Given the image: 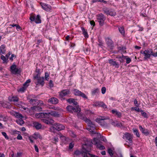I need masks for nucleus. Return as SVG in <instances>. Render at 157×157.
<instances>
[{"label":"nucleus","mask_w":157,"mask_h":157,"mask_svg":"<svg viewBox=\"0 0 157 157\" xmlns=\"http://www.w3.org/2000/svg\"><path fill=\"white\" fill-rule=\"evenodd\" d=\"M67 110L70 113L76 112L77 113V115L78 118H80L83 116V115H81L80 113L81 109L79 108V106H74L72 105H69L66 107Z\"/></svg>","instance_id":"f257e3e1"},{"label":"nucleus","mask_w":157,"mask_h":157,"mask_svg":"<svg viewBox=\"0 0 157 157\" xmlns=\"http://www.w3.org/2000/svg\"><path fill=\"white\" fill-rule=\"evenodd\" d=\"M80 119L83 120L86 123H88V127L87 128V130L90 132H93L94 133H95L94 131L95 130L96 126L95 124L92 122L90 120L84 116L82 117H81Z\"/></svg>","instance_id":"f03ea898"},{"label":"nucleus","mask_w":157,"mask_h":157,"mask_svg":"<svg viewBox=\"0 0 157 157\" xmlns=\"http://www.w3.org/2000/svg\"><path fill=\"white\" fill-rule=\"evenodd\" d=\"M123 138L129 144V145H128V147H130L131 145H132L133 139L132 135L131 134L129 133L125 132L123 135Z\"/></svg>","instance_id":"7ed1b4c3"},{"label":"nucleus","mask_w":157,"mask_h":157,"mask_svg":"<svg viewBox=\"0 0 157 157\" xmlns=\"http://www.w3.org/2000/svg\"><path fill=\"white\" fill-rule=\"evenodd\" d=\"M104 13L107 15L114 16L116 15V12L113 10L108 8H104L102 9Z\"/></svg>","instance_id":"20e7f679"},{"label":"nucleus","mask_w":157,"mask_h":157,"mask_svg":"<svg viewBox=\"0 0 157 157\" xmlns=\"http://www.w3.org/2000/svg\"><path fill=\"white\" fill-rule=\"evenodd\" d=\"M96 17L99 25L102 26L104 24V21L106 19L105 16L103 14L101 13L97 15Z\"/></svg>","instance_id":"39448f33"},{"label":"nucleus","mask_w":157,"mask_h":157,"mask_svg":"<svg viewBox=\"0 0 157 157\" xmlns=\"http://www.w3.org/2000/svg\"><path fill=\"white\" fill-rule=\"evenodd\" d=\"M140 53L143 54L144 56V59H147L150 58L151 56L152 55L153 50L152 49H149L145 50L143 52L142 51H140Z\"/></svg>","instance_id":"423d86ee"},{"label":"nucleus","mask_w":157,"mask_h":157,"mask_svg":"<svg viewBox=\"0 0 157 157\" xmlns=\"http://www.w3.org/2000/svg\"><path fill=\"white\" fill-rule=\"evenodd\" d=\"M70 94V91L68 89L64 90L60 92H59V97L60 98H61V100L63 99L64 100L65 98H63V97L69 94Z\"/></svg>","instance_id":"0eeeda50"},{"label":"nucleus","mask_w":157,"mask_h":157,"mask_svg":"<svg viewBox=\"0 0 157 157\" xmlns=\"http://www.w3.org/2000/svg\"><path fill=\"white\" fill-rule=\"evenodd\" d=\"M105 41L108 48L110 50L113 49L114 47V45L112 40L108 37L106 38Z\"/></svg>","instance_id":"6e6552de"},{"label":"nucleus","mask_w":157,"mask_h":157,"mask_svg":"<svg viewBox=\"0 0 157 157\" xmlns=\"http://www.w3.org/2000/svg\"><path fill=\"white\" fill-rule=\"evenodd\" d=\"M73 91L75 95L81 97L84 99H87L88 98L87 96L85 94L83 93L77 89H74Z\"/></svg>","instance_id":"1a4fd4ad"},{"label":"nucleus","mask_w":157,"mask_h":157,"mask_svg":"<svg viewBox=\"0 0 157 157\" xmlns=\"http://www.w3.org/2000/svg\"><path fill=\"white\" fill-rule=\"evenodd\" d=\"M91 143H90V144L88 146V147L87 149L85 148L84 147H83L84 151L82 153V155H83V157H88L87 154L89 153L88 152H89L91 150Z\"/></svg>","instance_id":"9d476101"},{"label":"nucleus","mask_w":157,"mask_h":157,"mask_svg":"<svg viewBox=\"0 0 157 157\" xmlns=\"http://www.w3.org/2000/svg\"><path fill=\"white\" fill-rule=\"evenodd\" d=\"M53 128L58 131L63 130L64 129L65 127L62 124L59 123H56L53 125Z\"/></svg>","instance_id":"9b49d317"},{"label":"nucleus","mask_w":157,"mask_h":157,"mask_svg":"<svg viewBox=\"0 0 157 157\" xmlns=\"http://www.w3.org/2000/svg\"><path fill=\"white\" fill-rule=\"evenodd\" d=\"M44 77H40L39 78L34 81L36 85H41L43 86L44 84Z\"/></svg>","instance_id":"f8f14e48"},{"label":"nucleus","mask_w":157,"mask_h":157,"mask_svg":"<svg viewBox=\"0 0 157 157\" xmlns=\"http://www.w3.org/2000/svg\"><path fill=\"white\" fill-rule=\"evenodd\" d=\"M41 6L42 8L47 11H49L51 10L52 7L51 6L46 3H42Z\"/></svg>","instance_id":"ddd939ff"},{"label":"nucleus","mask_w":157,"mask_h":157,"mask_svg":"<svg viewBox=\"0 0 157 157\" xmlns=\"http://www.w3.org/2000/svg\"><path fill=\"white\" fill-rule=\"evenodd\" d=\"M48 102L54 105L57 104L59 102L58 99L55 97H52L49 98L48 101Z\"/></svg>","instance_id":"4468645a"},{"label":"nucleus","mask_w":157,"mask_h":157,"mask_svg":"<svg viewBox=\"0 0 157 157\" xmlns=\"http://www.w3.org/2000/svg\"><path fill=\"white\" fill-rule=\"evenodd\" d=\"M10 69L11 72L14 74H18L20 72L18 68H16L15 65H13L10 67Z\"/></svg>","instance_id":"2eb2a0df"},{"label":"nucleus","mask_w":157,"mask_h":157,"mask_svg":"<svg viewBox=\"0 0 157 157\" xmlns=\"http://www.w3.org/2000/svg\"><path fill=\"white\" fill-rule=\"evenodd\" d=\"M109 63L111 65L115 66V67L118 68L119 67V65L118 63L116 61H113V59H110L109 60Z\"/></svg>","instance_id":"dca6fc26"},{"label":"nucleus","mask_w":157,"mask_h":157,"mask_svg":"<svg viewBox=\"0 0 157 157\" xmlns=\"http://www.w3.org/2000/svg\"><path fill=\"white\" fill-rule=\"evenodd\" d=\"M139 128L140 131L142 133L144 134L147 135L149 134V132L146 129H145L144 128H143L142 126L140 125L139 126Z\"/></svg>","instance_id":"f3484780"},{"label":"nucleus","mask_w":157,"mask_h":157,"mask_svg":"<svg viewBox=\"0 0 157 157\" xmlns=\"http://www.w3.org/2000/svg\"><path fill=\"white\" fill-rule=\"evenodd\" d=\"M6 46L5 45L2 44L0 47V54L2 55L4 54L6 52L5 49Z\"/></svg>","instance_id":"a211bd4d"},{"label":"nucleus","mask_w":157,"mask_h":157,"mask_svg":"<svg viewBox=\"0 0 157 157\" xmlns=\"http://www.w3.org/2000/svg\"><path fill=\"white\" fill-rule=\"evenodd\" d=\"M42 121L43 122L48 124H52L54 123V121L52 119H49L48 120L43 119Z\"/></svg>","instance_id":"6ab92c4d"},{"label":"nucleus","mask_w":157,"mask_h":157,"mask_svg":"<svg viewBox=\"0 0 157 157\" xmlns=\"http://www.w3.org/2000/svg\"><path fill=\"white\" fill-rule=\"evenodd\" d=\"M31 109L33 111H42V108L39 106H34L31 108Z\"/></svg>","instance_id":"aec40b11"},{"label":"nucleus","mask_w":157,"mask_h":157,"mask_svg":"<svg viewBox=\"0 0 157 157\" xmlns=\"http://www.w3.org/2000/svg\"><path fill=\"white\" fill-rule=\"evenodd\" d=\"M111 111L113 114L117 116L118 117H120L121 116V113L117 111L116 109H113Z\"/></svg>","instance_id":"412c9836"},{"label":"nucleus","mask_w":157,"mask_h":157,"mask_svg":"<svg viewBox=\"0 0 157 157\" xmlns=\"http://www.w3.org/2000/svg\"><path fill=\"white\" fill-rule=\"evenodd\" d=\"M33 124L34 126L36 129L38 130L41 128V124L38 122H34Z\"/></svg>","instance_id":"4be33fe9"},{"label":"nucleus","mask_w":157,"mask_h":157,"mask_svg":"<svg viewBox=\"0 0 157 157\" xmlns=\"http://www.w3.org/2000/svg\"><path fill=\"white\" fill-rule=\"evenodd\" d=\"M49 112L50 115L52 116L56 117H58L59 116V114H58V113L56 111H49Z\"/></svg>","instance_id":"5701e85b"},{"label":"nucleus","mask_w":157,"mask_h":157,"mask_svg":"<svg viewBox=\"0 0 157 157\" xmlns=\"http://www.w3.org/2000/svg\"><path fill=\"white\" fill-rule=\"evenodd\" d=\"M29 102L31 104L33 105H36L38 104L39 102V100L37 99H31L29 101Z\"/></svg>","instance_id":"b1692460"},{"label":"nucleus","mask_w":157,"mask_h":157,"mask_svg":"<svg viewBox=\"0 0 157 157\" xmlns=\"http://www.w3.org/2000/svg\"><path fill=\"white\" fill-rule=\"evenodd\" d=\"M97 104L99 106L102 107L104 108H107L106 105L103 102H98Z\"/></svg>","instance_id":"393cba45"},{"label":"nucleus","mask_w":157,"mask_h":157,"mask_svg":"<svg viewBox=\"0 0 157 157\" xmlns=\"http://www.w3.org/2000/svg\"><path fill=\"white\" fill-rule=\"evenodd\" d=\"M34 21L36 23H41L40 17L39 15H37L36 17H35Z\"/></svg>","instance_id":"a878e982"},{"label":"nucleus","mask_w":157,"mask_h":157,"mask_svg":"<svg viewBox=\"0 0 157 157\" xmlns=\"http://www.w3.org/2000/svg\"><path fill=\"white\" fill-rule=\"evenodd\" d=\"M44 113H37L35 115V117L37 118H44Z\"/></svg>","instance_id":"bb28decb"},{"label":"nucleus","mask_w":157,"mask_h":157,"mask_svg":"<svg viewBox=\"0 0 157 157\" xmlns=\"http://www.w3.org/2000/svg\"><path fill=\"white\" fill-rule=\"evenodd\" d=\"M16 122L19 125H22L24 124V121L21 118L19 119H18L16 120Z\"/></svg>","instance_id":"cd10ccee"},{"label":"nucleus","mask_w":157,"mask_h":157,"mask_svg":"<svg viewBox=\"0 0 157 157\" xmlns=\"http://www.w3.org/2000/svg\"><path fill=\"white\" fill-rule=\"evenodd\" d=\"M81 29L82 32L83 34L84 35V37L85 38H88V35L86 31L85 30L84 28L83 27H82L81 28Z\"/></svg>","instance_id":"c85d7f7f"},{"label":"nucleus","mask_w":157,"mask_h":157,"mask_svg":"<svg viewBox=\"0 0 157 157\" xmlns=\"http://www.w3.org/2000/svg\"><path fill=\"white\" fill-rule=\"evenodd\" d=\"M91 143L95 145H96L97 147V144H98L100 143L99 141L96 138H94Z\"/></svg>","instance_id":"c756f323"},{"label":"nucleus","mask_w":157,"mask_h":157,"mask_svg":"<svg viewBox=\"0 0 157 157\" xmlns=\"http://www.w3.org/2000/svg\"><path fill=\"white\" fill-rule=\"evenodd\" d=\"M44 118H48V119H51V118L50 117V115L49 111H47L45 113H44Z\"/></svg>","instance_id":"7c9ffc66"},{"label":"nucleus","mask_w":157,"mask_h":157,"mask_svg":"<svg viewBox=\"0 0 157 157\" xmlns=\"http://www.w3.org/2000/svg\"><path fill=\"white\" fill-rule=\"evenodd\" d=\"M99 91V89L98 88L92 90L91 93L92 95H94L98 93Z\"/></svg>","instance_id":"2f4dec72"},{"label":"nucleus","mask_w":157,"mask_h":157,"mask_svg":"<svg viewBox=\"0 0 157 157\" xmlns=\"http://www.w3.org/2000/svg\"><path fill=\"white\" fill-rule=\"evenodd\" d=\"M28 86V85H27V86H24L23 85V86L22 87L20 88L19 90H18V92H24Z\"/></svg>","instance_id":"473e14b6"},{"label":"nucleus","mask_w":157,"mask_h":157,"mask_svg":"<svg viewBox=\"0 0 157 157\" xmlns=\"http://www.w3.org/2000/svg\"><path fill=\"white\" fill-rule=\"evenodd\" d=\"M102 126H107V123L104 121H100L99 122H98Z\"/></svg>","instance_id":"72a5a7b5"},{"label":"nucleus","mask_w":157,"mask_h":157,"mask_svg":"<svg viewBox=\"0 0 157 157\" xmlns=\"http://www.w3.org/2000/svg\"><path fill=\"white\" fill-rule=\"evenodd\" d=\"M133 131L134 134L136 135L138 137H139L140 135L138 130L137 129H133Z\"/></svg>","instance_id":"f704fd0d"},{"label":"nucleus","mask_w":157,"mask_h":157,"mask_svg":"<svg viewBox=\"0 0 157 157\" xmlns=\"http://www.w3.org/2000/svg\"><path fill=\"white\" fill-rule=\"evenodd\" d=\"M34 135L35 136L34 137L35 139L39 138L40 139H42V136L38 133H35Z\"/></svg>","instance_id":"c9c22d12"},{"label":"nucleus","mask_w":157,"mask_h":157,"mask_svg":"<svg viewBox=\"0 0 157 157\" xmlns=\"http://www.w3.org/2000/svg\"><path fill=\"white\" fill-rule=\"evenodd\" d=\"M120 32L123 35L124 34V28L123 27H120L118 28Z\"/></svg>","instance_id":"e433bc0d"},{"label":"nucleus","mask_w":157,"mask_h":157,"mask_svg":"<svg viewBox=\"0 0 157 157\" xmlns=\"http://www.w3.org/2000/svg\"><path fill=\"white\" fill-rule=\"evenodd\" d=\"M107 119H108V118H105L104 117H101L100 118L97 119L96 121L97 122H99L100 121H104V120H106Z\"/></svg>","instance_id":"4c0bfd02"},{"label":"nucleus","mask_w":157,"mask_h":157,"mask_svg":"<svg viewBox=\"0 0 157 157\" xmlns=\"http://www.w3.org/2000/svg\"><path fill=\"white\" fill-rule=\"evenodd\" d=\"M1 58V59L3 60V63L6 62L8 59L6 57L4 56L3 55H2Z\"/></svg>","instance_id":"58836bf2"},{"label":"nucleus","mask_w":157,"mask_h":157,"mask_svg":"<svg viewBox=\"0 0 157 157\" xmlns=\"http://www.w3.org/2000/svg\"><path fill=\"white\" fill-rule=\"evenodd\" d=\"M18 100V98L17 96L13 97L12 98L11 100V101L15 102L17 101Z\"/></svg>","instance_id":"ea45409f"},{"label":"nucleus","mask_w":157,"mask_h":157,"mask_svg":"<svg viewBox=\"0 0 157 157\" xmlns=\"http://www.w3.org/2000/svg\"><path fill=\"white\" fill-rule=\"evenodd\" d=\"M49 74L47 72L45 73V78L46 80L48 81L49 79Z\"/></svg>","instance_id":"a19ab883"},{"label":"nucleus","mask_w":157,"mask_h":157,"mask_svg":"<svg viewBox=\"0 0 157 157\" xmlns=\"http://www.w3.org/2000/svg\"><path fill=\"white\" fill-rule=\"evenodd\" d=\"M15 116L17 118H19L23 117L21 114L17 112H16Z\"/></svg>","instance_id":"79ce46f5"},{"label":"nucleus","mask_w":157,"mask_h":157,"mask_svg":"<svg viewBox=\"0 0 157 157\" xmlns=\"http://www.w3.org/2000/svg\"><path fill=\"white\" fill-rule=\"evenodd\" d=\"M108 152L111 156L113 155V151L110 148H109L108 150Z\"/></svg>","instance_id":"37998d69"},{"label":"nucleus","mask_w":157,"mask_h":157,"mask_svg":"<svg viewBox=\"0 0 157 157\" xmlns=\"http://www.w3.org/2000/svg\"><path fill=\"white\" fill-rule=\"evenodd\" d=\"M140 112L141 113V114L145 118H147V113L144 112L143 110H141L140 111Z\"/></svg>","instance_id":"c03bdc74"},{"label":"nucleus","mask_w":157,"mask_h":157,"mask_svg":"<svg viewBox=\"0 0 157 157\" xmlns=\"http://www.w3.org/2000/svg\"><path fill=\"white\" fill-rule=\"evenodd\" d=\"M97 147L99 148L101 150H103L105 149V147L104 146L101 145L100 143L98 144H97Z\"/></svg>","instance_id":"a18cd8bd"},{"label":"nucleus","mask_w":157,"mask_h":157,"mask_svg":"<svg viewBox=\"0 0 157 157\" xmlns=\"http://www.w3.org/2000/svg\"><path fill=\"white\" fill-rule=\"evenodd\" d=\"M40 77V75L38 73L36 75L34 76L33 78L34 81L39 78Z\"/></svg>","instance_id":"49530a36"},{"label":"nucleus","mask_w":157,"mask_h":157,"mask_svg":"<svg viewBox=\"0 0 157 157\" xmlns=\"http://www.w3.org/2000/svg\"><path fill=\"white\" fill-rule=\"evenodd\" d=\"M0 120L5 121H6V117L5 116L0 115Z\"/></svg>","instance_id":"de8ad7c7"},{"label":"nucleus","mask_w":157,"mask_h":157,"mask_svg":"<svg viewBox=\"0 0 157 157\" xmlns=\"http://www.w3.org/2000/svg\"><path fill=\"white\" fill-rule=\"evenodd\" d=\"M2 134L3 135V136L5 137V139L6 140L9 139V138L7 135L6 133L5 132H2Z\"/></svg>","instance_id":"09e8293b"},{"label":"nucleus","mask_w":157,"mask_h":157,"mask_svg":"<svg viewBox=\"0 0 157 157\" xmlns=\"http://www.w3.org/2000/svg\"><path fill=\"white\" fill-rule=\"evenodd\" d=\"M106 91V89L105 87H102L101 89V93L103 94H105Z\"/></svg>","instance_id":"8fccbe9b"},{"label":"nucleus","mask_w":157,"mask_h":157,"mask_svg":"<svg viewBox=\"0 0 157 157\" xmlns=\"http://www.w3.org/2000/svg\"><path fill=\"white\" fill-rule=\"evenodd\" d=\"M67 102L69 103H71L73 102L74 99L70 98L67 100Z\"/></svg>","instance_id":"3c124183"},{"label":"nucleus","mask_w":157,"mask_h":157,"mask_svg":"<svg viewBox=\"0 0 157 157\" xmlns=\"http://www.w3.org/2000/svg\"><path fill=\"white\" fill-rule=\"evenodd\" d=\"M12 133L13 134H18L20 133V132L16 130H14L12 131Z\"/></svg>","instance_id":"603ef678"},{"label":"nucleus","mask_w":157,"mask_h":157,"mask_svg":"<svg viewBox=\"0 0 157 157\" xmlns=\"http://www.w3.org/2000/svg\"><path fill=\"white\" fill-rule=\"evenodd\" d=\"M81 154V152L78 150H76L74 152V154L76 155H78Z\"/></svg>","instance_id":"864d4df0"},{"label":"nucleus","mask_w":157,"mask_h":157,"mask_svg":"<svg viewBox=\"0 0 157 157\" xmlns=\"http://www.w3.org/2000/svg\"><path fill=\"white\" fill-rule=\"evenodd\" d=\"M74 144L73 142L71 143L69 145V149H72L74 146Z\"/></svg>","instance_id":"5fc2aeb1"},{"label":"nucleus","mask_w":157,"mask_h":157,"mask_svg":"<svg viewBox=\"0 0 157 157\" xmlns=\"http://www.w3.org/2000/svg\"><path fill=\"white\" fill-rule=\"evenodd\" d=\"M73 105L75 106H79L78 105V102L75 101V100L74 99L73 102H72Z\"/></svg>","instance_id":"6e6d98bb"},{"label":"nucleus","mask_w":157,"mask_h":157,"mask_svg":"<svg viewBox=\"0 0 157 157\" xmlns=\"http://www.w3.org/2000/svg\"><path fill=\"white\" fill-rule=\"evenodd\" d=\"M29 19L31 21H35V17L33 16H31L30 17Z\"/></svg>","instance_id":"4d7b16f0"},{"label":"nucleus","mask_w":157,"mask_h":157,"mask_svg":"<svg viewBox=\"0 0 157 157\" xmlns=\"http://www.w3.org/2000/svg\"><path fill=\"white\" fill-rule=\"evenodd\" d=\"M17 139L18 140H22V136L21 135L20 133L18 134V136L17 137Z\"/></svg>","instance_id":"13d9d810"},{"label":"nucleus","mask_w":157,"mask_h":157,"mask_svg":"<svg viewBox=\"0 0 157 157\" xmlns=\"http://www.w3.org/2000/svg\"><path fill=\"white\" fill-rule=\"evenodd\" d=\"M16 58V56L14 54H12L11 55V56L10 57V59L11 60L13 61V58Z\"/></svg>","instance_id":"bf43d9fd"},{"label":"nucleus","mask_w":157,"mask_h":157,"mask_svg":"<svg viewBox=\"0 0 157 157\" xmlns=\"http://www.w3.org/2000/svg\"><path fill=\"white\" fill-rule=\"evenodd\" d=\"M90 25H93V27L95 25V22L93 20L90 21Z\"/></svg>","instance_id":"052dcab7"},{"label":"nucleus","mask_w":157,"mask_h":157,"mask_svg":"<svg viewBox=\"0 0 157 157\" xmlns=\"http://www.w3.org/2000/svg\"><path fill=\"white\" fill-rule=\"evenodd\" d=\"M126 60V63L127 64L129 63L131 61V59L129 58H127Z\"/></svg>","instance_id":"680f3d73"},{"label":"nucleus","mask_w":157,"mask_h":157,"mask_svg":"<svg viewBox=\"0 0 157 157\" xmlns=\"http://www.w3.org/2000/svg\"><path fill=\"white\" fill-rule=\"evenodd\" d=\"M133 109L134 110L138 112H140V111L141 110H140L139 108L137 107H135L133 108Z\"/></svg>","instance_id":"e2e57ef3"},{"label":"nucleus","mask_w":157,"mask_h":157,"mask_svg":"<svg viewBox=\"0 0 157 157\" xmlns=\"http://www.w3.org/2000/svg\"><path fill=\"white\" fill-rule=\"evenodd\" d=\"M49 86L51 87H52L53 86V82L52 80H50L49 82Z\"/></svg>","instance_id":"0e129e2a"},{"label":"nucleus","mask_w":157,"mask_h":157,"mask_svg":"<svg viewBox=\"0 0 157 157\" xmlns=\"http://www.w3.org/2000/svg\"><path fill=\"white\" fill-rule=\"evenodd\" d=\"M31 81L30 79H28L25 82L24 84V86H27V84L28 83H29Z\"/></svg>","instance_id":"69168bd1"},{"label":"nucleus","mask_w":157,"mask_h":157,"mask_svg":"<svg viewBox=\"0 0 157 157\" xmlns=\"http://www.w3.org/2000/svg\"><path fill=\"white\" fill-rule=\"evenodd\" d=\"M16 112H15V111H11L10 112V114L12 115H13L14 116H15Z\"/></svg>","instance_id":"338daca9"},{"label":"nucleus","mask_w":157,"mask_h":157,"mask_svg":"<svg viewBox=\"0 0 157 157\" xmlns=\"http://www.w3.org/2000/svg\"><path fill=\"white\" fill-rule=\"evenodd\" d=\"M152 56L155 57H157V52L155 53H154L153 52V54H152Z\"/></svg>","instance_id":"774afa93"}]
</instances>
